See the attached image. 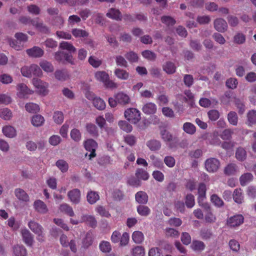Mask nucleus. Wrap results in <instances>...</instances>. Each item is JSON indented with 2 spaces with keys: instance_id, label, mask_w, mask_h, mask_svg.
<instances>
[{
  "instance_id": "nucleus-1",
  "label": "nucleus",
  "mask_w": 256,
  "mask_h": 256,
  "mask_svg": "<svg viewBox=\"0 0 256 256\" xmlns=\"http://www.w3.org/2000/svg\"><path fill=\"white\" fill-rule=\"evenodd\" d=\"M130 102V96L126 93L121 92L115 94L114 98H108V104L110 106L114 108L118 104L122 105H126Z\"/></svg>"
},
{
  "instance_id": "nucleus-2",
  "label": "nucleus",
  "mask_w": 256,
  "mask_h": 256,
  "mask_svg": "<svg viewBox=\"0 0 256 256\" xmlns=\"http://www.w3.org/2000/svg\"><path fill=\"white\" fill-rule=\"evenodd\" d=\"M20 72L24 76L28 78H31L32 75L42 76L43 74L40 68L36 64L24 66L21 68Z\"/></svg>"
},
{
  "instance_id": "nucleus-3",
  "label": "nucleus",
  "mask_w": 256,
  "mask_h": 256,
  "mask_svg": "<svg viewBox=\"0 0 256 256\" xmlns=\"http://www.w3.org/2000/svg\"><path fill=\"white\" fill-rule=\"evenodd\" d=\"M32 84L36 89V92L42 96H46L49 93V84L38 78H34Z\"/></svg>"
},
{
  "instance_id": "nucleus-4",
  "label": "nucleus",
  "mask_w": 256,
  "mask_h": 256,
  "mask_svg": "<svg viewBox=\"0 0 256 256\" xmlns=\"http://www.w3.org/2000/svg\"><path fill=\"white\" fill-rule=\"evenodd\" d=\"M84 146L85 149L90 152V154H86V158L89 160L94 158L96 156V150L98 147L97 142L92 138H89L84 142Z\"/></svg>"
},
{
  "instance_id": "nucleus-5",
  "label": "nucleus",
  "mask_w": 256,
  "mask_h": 256,
  "mask_svg": "<svg viewBox=\"0 0 256 256\" xmlns=\"http://www.w3.org/2000/svg\"><path fill=\"white\" fill-rule=\"evenodd\" d=\"M28 227L36 234L37 235L36 240L40 242L44 241V228L38 222L30 220L28 224Z\"/></svg>"
},
{
  "instance_id": "nucleus-6",
  "label": "nucleus",
  "mask_w": 256,
  "mask_h": 256,
  "mask_svg": "<svg viewBox=\"0 0 256 256\" xmlns=\"http://www.w3.org/2000/svg\"><path fill=\"white\" fill-rule=\"evenodd\" d=\"M124 117L130 122L136 124L141 118L140 112L136 108H128L124 111Z\"/></svg>"
},
{
  "instance_id": "nucleus-7",
  "label": "nucleus",
  "mask_w": 256,
  "mask_h": 256,
  "mask_svg": "<svg viewBox=\"0 0 256 256\" xmlns=\"http://www.w3.org/2000/svg\"><path fill=\"white\" fill-rule=\"evenodd\" d=\"M54 59L60 62H67L71 64H74V59L72 56L64 52L58 51L54 54Z\"/></svg>"
},
{
  "instance_id": "nucleus-8",
  "label": "nucleus",
  "mask_w": 256,
  "mask_h": 256,
  "mask_svg": "<svg viewBox=\"0 0 256 256\" xmlns=\"http://www.w3.org/2000/svg\"><path fill=\"white\" fill-rule=\"evenodd\" d=\"M20 22L24 24H32L33 26L39 29L40 30L46 32L48 29L46 26H44L42 24L38 22L36 20H32L26 16H22L20 18Z\"/></svg>"
},
{
  "instance_id": "nucleus-9",
  "label": "nucleus",
  "mask_w": 256,
  "mask_h": 256,
  "mask_svg": "<svg viewBox=\"0 0 256 256\" xmlns=\"http://www.w3.org/2000/svg\"><path fill=\"white\" fill-rule=\"evenodd\" d=\"M17 93L16 95L20 98H25L30 94H34V90L30 89L26 84H19L16 86Z\"/></svg>"
},
{
  "instance_id": "nucleus-10",
  "label": "nucleus",
  "mask_w": 256,
  "mask_h": 256,
  "mask_svg": "<svg viewBox=\"0 0 256 256\" xmlns=\"http://www.w3.org/2000/svg\"><path fill=\"white\" fill-rule=\"evenodd\" d=\"M20 233L24 242L28 246H32L34 242V235L26 228L22 229Z\"/></svg>"
},
{
  "instance_id": "nucleus-11",
  "label": "nucleus",
  "mask_w": 256,
  "mask_h": 256,
  "mask_svg": "<svg viewBox=\"0 0 256 256\" xmlns=\"http://www.w3.org/2000/svg\"><path fill=\"white\" fill-rule=\"evenodd\" d=\"M68 196L72 203L78 204L80 200V192L78 188H74L68 192Z\"/></svg>"
},
{
  "instance_id": "nucleus-12",
  "label": "nucleus",
  "mask_w": 256,
  "mask_h": 256,
  "mask_svg": "<svg viewBox=\"0 0 256 256\" xmlns=\"http://www.w3.org/2000/svg\"><path fill=\"white\" fill-rule=\"evenodd\" d=\"M244 218L242 214H236L230 218L227 224L231 227L238 226L244 222Z\"/></svg>"
},
{
  "instance_id": "nucleus-13",
  "label": "nucleus",
  "mask_w": 256,
  "mask_h": 256,
  "mask_svg": "<svg viewBox=\"0 0 256 256\" xmlns=\"http://www.w3.org/2000/svg\"><path fill=\"white\" fill-rule=\"evenodd\" d=\"M34 208L36 212L41 214H46L48 211L46 204L40 200H36L34 202Z\"/></svg>"
},
{
  "instance_id": "nucleus-14",
  "label": "nucleus",
  "mask_w": 256,
  "mask_h": 256,
  "mask_svg": "<svg viewBox=\"0 0 256 256\" xmlns=\"http://www.w3.org/2000/svg\"><path fill=\"white\" fill-rule=\"evenodd\" d=\"M114 74L118 79L121 80H127L130 78V73L126 70L120 68H115Z\"/></svg>"
},
{
  "instance_id": "nucleus-15",
  "label": "nucleus",
  "mask_w": 256,
  "mask_h": 256,
  "mask_svg": "<svg viewBox=\"0 0 256 256\" xmlns=\"http://www.w3.org/2000/svg\"><path fill=\"white\" fill-rule=\"evenodd\" d=\"M26 52L28 56L36 58H40L44 54V50L38 46H34L31 48L28 49Z\"/></svg>"
},
{
  "instance_id": "nucleus-16",
  "label": "nucleus",
  "mask_w": 256,
  "mask_h": 256,
  "mask_svg": "<svg viewBox=\"0 0 256 256\" xmlns=\"http://www.w3.org/2000/svg\"><path fill=\"white\" fill-rule=\"evenodd\" d=\"M2 132L4 136L10 138H15L17 135V132L16 128L10 125L5 126L2 127Z\"/></svg>"
},
{
  "instance_id": "nucleus-17",
  "label": "nucleus",
  "mask_w": 256,
  "mask_h": 256,
  "mask_svg": "<svg viewBox=\"0 0 256 256\" xmlns=\"http://www.w3.org/2000/svg\"><path fill=\"white\" fill-rule=\"evenodd\" d=\"M214 28L217 31L224 32L228 28V24L224 19L217 18L214 22Z\"/></svg>"
},
{
  "instance_id": "nucleus-18",
  "label": "nucleus",
  "mask_w": 256,
  "mask_h": 256,
  "mask_svg": "<svg viewBox=\"0 0 256 256\" xmlns=\"http://www.w3.org/2000/svg\"><path fill=\"white\" fill-rule=\"evenodd\" d=\"M156 110L157 106L153 102L146 103L142 108V111L146 114H154L156 112Z\"/></svg>"
},
{
  "instance_id": "nucleus-19",
  "label": "nucleus",
  "mask_w": 256,
  "mask_h": 256,
  "mask_svg": "<svg viewBox=\"0 0 256 256\" xmlns=\"http://www.w3.org/2000/svg\"><path fill=\"white\" fill-rule=\"evenodd\" d=\"M14 194L20 201L27 202L30 201V198L26 192L21 188H16L14 190Z\"/></svg>"
},
{
  "instance_id": "nucleus-20",
  "label": "nucleus",
  "mask_w": 256,
  "mask_h": 256,
  "mask_svg": "<svg viewBox=\"0 0 256 256\" xmlns=\"http://www.w3.org/2000/svg\"><path fill=\"white\" fill-rule=\"evenodd\" d=\"M80 222H86L92 228L96 227L97 224L95 218L93 216L88 214L82 215Z\"/></svg>"
},
{
  "instance_id": "nucleus-21",
  "label": "nucleus",
  "mask_w": 256,
  "mask_h": 256,
  "mask_svg": "<svg viewBox=\"0 0 256 256\" xmlns=\"http://www.w3.org/2000/svg\"><path fill=\"white\" fill-rule=\"evenodd\" d=\"M44 117L40 114L34 115L31 118V123L34 127H40L44 125Z\"/></svg>"
},
{
  "instance_id": "nucleus-22",
  "label": "nucleus",
  "mask_w": 256,
  "mask_h": 256,
  "mask_svg": "<svg viewBox=\"0 0 256 256\" xmlns=\"http://www.w3.org/2000/svg\"><path fill=\"white\" fill-rule=\"evenodd\" d=\"M246 123L248 126L256 124V110H252L248 112Z\"/></svg>"
},
{
  "instance_id": "nucleus-23",
  "label": "nucleus",
  "mask_w": 256,
  "mask_h": 256,
  "mask_svg": "<svg viewBox=\"0 0 256 256\" xmlns=\"http://www.w3.org/2000/svg\"><path fill=\"white\" fill-rule=\"evenodd\" d=\"M13 254L14 256H26L27 250L22 245H16L13 247Z\"/></svg>"
},
{
  "instance_id": "nucleus-24",
  "label": "nucleus",
  "mask_w": 256,
  "mask_h": 256,
  "mask_svg": "<svg viewBox=\"0 0 256 256\" xmlns=\"http://www.w3.org/2000/svg\"><path fill=\"white\" fill-rule=\"evenodd\" d=\"M39 65L41 68L47 73L52 72L54 70L52 64L46 60H40Z\"/></svg>"
},
{
  "instance_id": "nucleus-25",
  "label": "nucleus",
  "mask_w": 256,
  "mask_h": 256,
  "mask_svg": "<svg viewBox=\"0 0 256 256\" xmlns=\"http://www.w3.org/2000/svg\"><path fill=\"white\" fill-rule=\"evenodd\" d=\"M94 77L96 80L102 82L104 84L109 78L108 74L104 71H98L94 74Z\"/></svg>"
},
{
  "instance_id": "nucleus-26",
  "label": "nucleus",
  "mask_w": 256,
  "mask_h": 256,
  "mask_svg": "<svg viewBox=\"0 0 256 256\" xmlns=\"http://www.w3.org/2000/svg\"><path fill=\"white\" fill-rule=\"evenodd\" d=\"M55 78L59 81H66L70 78L68 72L64 70H57L54 72Z\"/></svg>"
},
{
  "instance_id": "nucleus-27",
  "label": "nucleus",
  "mask_w": 256,
  "mask_h": 256,
  "mask_svg": "<svg viewBox=\"0 0 256 256\" xmlns=\"http://www.w3.org/2000/svg\"><path fill=\"white\" fill-rule=\"evenodd\" d=\"M162 70L168 74H172L176 71V66L171 62H167L162 66Z\"/></svg>"
},
{
  "instance_id": "nucleus-28",
  "label": "nucleus",
  "mask_w": 256,
  "mask_h": 256,
  "mask_svg": "<svg viewBox=\"0 0 256 256\" xmlns=\"http://www.w3.org/2000/svg\"><path fill=\"white\" fill-rule=\"evenodd\" d=\"M220 166L219 161H206L205 166L208 171L214 172L218 170Z\"/></svg>"
},
{
  "instance_id": "nucleus-29",
  "label": "nucleus",
  "mask_w": 256,
  "mask_h": 256,
  "mask_svg": "<svg viewBox=\"0 0 256 256\" xmlns=\"http://www.w3.org/2000/svg\"><path fill=\"white\" fill-rule=\"evenodd\" d=\"M59 210L61 212L65 213L70 216H74V213L72 208L67 204H60L59 207Z\"/></svg>"
},
{
  "instance_id": "nucleus-30",
  "label": "nucleus",
  "mask_w": 256,
  "mask_h": 256,
  "mask_svg": "<svg viewBox=\"0 0 256 256\" xmlns=\"http://www.w3.org/2000/svg\"><path fill=\"white\" fill-rule=\"evenodd\" d=\"M232 196L234 200L236 203L240 204L243 202L244 196L240 188L234 190Z\"/></svg>"
},
{
  "instance_id": "nucleus-31",
  "label": "nucleus",
  "mask_w": 256,
  "mask_h": 256,
  "mask_svg": "<svg viewBox=\"0 0 256 256\" xmlns=\"http://www.w3.org/2000/svg\"><path fill=\"white\" fill-rule=\"evenodd\" d=\"M135 197L136 201L140 204H145L148 202V196L145 192H138L136 194Z\"/></svg>"
},
{
  "instance_id": "nucleus-32",
  "label": "nucleus",
  "mask_w": 256,
  "mask_h": 256,
  "mask_svg": "<svg viewBox=\"0 0 256 256\" xmlns=\"http://www.w3.org/2000/svg\"><path fill=\"white\" fill-rule=\"evenodd\" d=\"M86 129L88 132L94 136H98V129L96 126L91 122L87 123L86 125Z\"/></svg>"
},
{
  "instance_id": "nucleus-33",
  "label": "nucleus",
  "mask_w": 256,
  "mask_h": 256,
  "mask_svg": "<svg viewBox=\"0 0 256 256\" xmlns=\"http://www.w3.org/2000/svg\"><path fill=\"white\" fill-rule=\"evenodd\" d=\"M94 106L98 110H104L106 106L104 101L100 97H96L92 102Z\"/></svg>"
},
{
  "instance_id": "nucleus-34",
  "label": "nucleus",
  "mask_w": 256,
  "mask_h": 256,
  "mask_svg": "<svg viewBox=\"0 0 256 256\" xmlns=\"http://www.w3.org/2000/svg\"><path fill=\"white\" fill-rule=\"evenodd\" d=\"M106 16L110 18L116 20H120L122 16L119 10L112 8L106 14Z\"/></svg>"
},
{
  "instance_id": "nucleus-35",
  "label": "nucleus",
  "mask_w": 256,
  "mask_h": 256,
  "mask_svg": "<svg viewBox=\"0 0 256 256\" xmlns=\"http://www.w3.org/2000/svg\"><path fill=\"white\" fill-rule=\"evenodd\" d=\"M132 240L136 244H141L144 240V235L140 231H135L132 234Z\"/></svg>"
},
{
  "instance_id": "nucleus-36",
  "label": "nucleus",
  "mask_w": 256,
  "mask_h": 256,
  "mask_svg": "<svg viewBox=\"0 0 256 256\" xmlns=\"http://www.w3.org/2000/svg\"><path fill=\"white\" fill-rule=\"evenodd\" d=\"M87 200L90 204H94L100 198L99 195L95 192L90 191L87 194Z\"/></svg>"
},
{
  "instance_id": "nucleus-37",
  "label": "nucleus",
  "mask_w": 256,
  "mask_h": 256,
  "mask_svg": "<svg viewBox=\"0 0 256 256\" xmlns=\"http://www.w3.org/2000/svg\"><path fill=\"white\" fill-rule=\"evenodd\" d=\"M25 108L27 112L32 114L37 113L40 111L38 105L33 102L26 104Z\"/></svg>"
},
{
  "instance_id": "nucleus-38",
  "label": "nucleus",
  "mask_w": 256,
  "mask_h": 256,
  "mask_svg": "<svg viewBox=\"0 0 256 256\" xmlns=\"http://www.w3.org/2000/svg\"><path fill=\"white\" fill-rule=\"evenodd\" d=\"M52 118L56 124H62L64 120L63 112L58 110L55 111L54 112Z\"/></svg>"
},
{
  "instance_id": "nucleus-39",
  "label": "nucleus",
  "mask_w": 256,
  "mask_h": 256,
  "mask_svg": "<svg viewBox=\"0 0 256 256\" xmlns=\"http://www.w3.org/2000/svg\"><path fill=\"white\" fill-rule=\"evenodd\" d=\"M72 33L76 38H85L88 35V32L85 30L76 28L72 29Z\"/></svg>"
},
{
  "instance_id": "nucleus-40",
  "label": "nucleus",
  "mask_w": 256,
  "mask_h": 256,
  "mask_svg": "<svg viewBox=\"0 0 256 256\" xmlns=\"http://www.w3.org/2000/svg\"><path fill=\"white\" fill-rule=\"evenodd\" d=\"M206 186L204 184H200L198 188V202L201 206L200 200H202L206 197Z\"/></svg>"
},
{
  "instance_id": "nucleus-41",
  "label": "nucleus",
  "mask_w": 256,
  "mask_h": 256,
  "mask_svg": "<svg viewBox=\"0 0 256 256\" xmlns=\"http://www.w3.org/2000/svg\"><path fill=\"white\" fill-rule=\"evenodd\" d=\"M59 47L60 48L66 50L70 52H74L76 50V48L72 44L66 42H60Z\"/></svg>"
},
{
  "instance_id": "nucleus-42",
  "label": "nucleus",
  "mask_w": 256,
  "mask_h": 256,
  "mask_svg": "<svg viewBox=\"0 0 256 256\" xmlns=\"http://www.w3.org/2000/svg\"><path fill=\"white\" fill-rule=\"evenodd\" d=\"M70 136L74 142H80L82 139V134L79 130L74 128H72L70 132Z\"/></svg>"
},
{
  "instance_id": "nucleus-43",
  "label": "nucleus",
  "mask_w": 256,
  "mask_h": 256,
  "mask_svg": "<svg viewBox=\"0 0 256 256\" xmlns=\"http://www.w3.org/2000/svg\"><path fill=\"white\" fill-rule=\"evenodd\" d=\"M12 114L11 110L8 108H3L0 110V117L4 120H10Z\"/></svg>"
},
{
  "instance_id": "nucleus-44",
  "label": "nucleus",
  "mask_w": 256,
  "mask_h": 256,
  "mask_svg": "<svg viewBox=\"0 0 256 256\" xmlns=\"http://www.w3.org/2000/svg\"><path fill=\"white\" fill-rule=\"evenodd\" d=\"M132 256H144L145 250L142 246H136L131 250Z\"/></svg>"
},
{
  "instance_id": "nucleus-45",
  "label": "nucleus",
  "mask_w": 256,
  "mask_h": 256,
  "mask_svg": "<svg viewBox=\"0 0 256 256\" xmlns=\"http://www.w3.org/2000/svg\"><path fill=\"white\" fill-rule=\"evenodd\" d=\"M191 247L192 249L195 251L200 252L204 249L205 244L202 241L194 240L191 245Z\"/></svg>"
},
{
  "instance_id": "nucleus-46",
  "label": "nucleus",
  "mask_w": 256,
  "mask_h": 256,
  "mask_svg": "<svg viewBox=\"0 0 256 256\" xmlns=\"http://www.w3.org/2000/svg\"><path fill=\"white\" fill-rule=\"evenodd\" d=\"M136 176L138 179L146 180L149 178L148 174L142 168H138L136 172Z\"/></svg>"
},
{
  "instance_id": "nucleus-47",
  "label": "nucleus",
  "mask_w": 256,
  "mask_h": 256,
  "mask_svg": "<svg viewBox=\"0 0 256 256\" xmlns=\"http://www.w3.org/2000/svg\"><path fill=\"white\" fill-rule=\"evenodd\" d=\"M228 120L232 126H236L238 123V116L236 112H230L228 114Z\"/></svg>"
},
{
  "instance_id": "nucleus-48",
  "label": "nucleus",
  "mask_w": 256,
  "mask_h": 256,
  "mask_svg": "<svg viewBox=\"0 0 256 256\" xmlns=\"http://www.w3.org/2000/svg\"><path fill=\"white\" fill-rule=\"evenodd\" d=\"M253 178L252 175L250 173H246L242 174L240 178L242 186H245L247 183L250 182Z\"/></svg>"
},
{
  "instance_id": "nucleus-49",
  "label": "nucleus",
  "mask_w": 256,
  "mask_h": 256,
  "mask_svg": "<svg viewBox=\"0 0 256 256\" xmlns=\"http://www.w3.org/2000/svg\"><path fill=\"white\" fill-rule=\"evenodd\" d=\"M137 212L140 215L146 216L150 214V210L147 206L140 205L137 207Z\"/></svg>"
},
{
  "instance_id": "nucleus-50",
  "label": "nucleus",
  "mask_w": 256,
  "mask_h": 256,
  "mask_svg": "<svg viewBox=\"0 0 256 256\" xmlns=\"http://www.w3.org/2000/svg\"><path fill=\"white\" fill-rule=\"evenodd\" d=\"M184 130L188 134H194L196 132V127L190 122H186L183 125Z\"/></svg>"
},
{
  "instance_id": "nucleus-51",
  "label": "nucleus",
  "mask_w": 256,
  "mask_h": 256,
  "mask_svg": "<svg viewBox=\"0 0 256 256\" xmlns=\"http://www.w3.org/2000/svg\"><path fill=\"white\" fill-rule=\"evenodd\" d=\"M210 200L212 204L217 207H221L224 204L222 198L216 194H214L211 196Z\"/></svg>"
},
{
  "instance_id": "nucleus-52",
  "label": "nucleus",
  "mask_w": 256,
  "mask_h": 256,
  "mask_svg": "<svg viewBox=\"0 0 256 256\" xmlns=\"http://www.w3.org/2000/svg\"><path fill=\"white\" fill-rule=\"evenodd\" d=\"M147 146L152 150H156L160 148L161 144L159 141L153 140L148 142Z\"/></svg>"
},
{
  "instance_id": "nucleus-53",
  "label": "nucleus",
  "mask_w": 256,
  "mask_h": 256,
  "mask_svg": "<svg viewBox=\"0 0 256 256\" xmlns=\"http://www.w3.org/2000/svg\"><path fill=\"white\" fill-rule=\"evenodd\" d=\"M118 126L122 130L126 132H130L132 129V126L124 120L120 121L118 122Z\"/></svg>"
},
{
  "instance_id": "nucleus-54",
  "label": "nucleus",
  "mask_w": 256,
  "mask_h": 256,
  "mask_svg": "<svg viewBox=\"0 0 256 256\" xmlns=\"http://www.w3.org/2000/svg\"><path fill=\"white\" fill-rule=\"evenodd\" d=\"M62 92L63 96L69 100H73L75 98L74 92L68 88H64L62 90Z\"/></svg>"
},
{
  "instance_id": "nucleus-55",
  "label": "nucleus",
  "mask_w": 256,
  "mask_h": 256,
  "mask_svg": "<svg viewBox=\"0 0 256 256\" xmlns=\"http://www.w3.org/2000/svg\"><path fill=\"white\" fill-rule=\"evenodd\" d=\"M81 21L80 18L77 15L70 16L68 20V26H72L76 24L79 23Z\"/></svg>"
},
{
  "instance_id": "nucleus-56",
  "label": "nucleus",
  "mask_w": 256,
  "mask_h": 256,
  "mask_svg": "<svg viewBox=\"0 0 256 256\" xmlns=\"http://www.w3.org/2000/svg\"><path fill=\"white\" fill-rule=\"evenodd\" d=\"M13 79L11 76L7 74H3L0 75V82L6 84H11Z\"/></svg>"
},
{
  "instance_id": "nucleus-57",
  "label": "nucleus",
  "mask_w": 256,
  "mask_h": 256,
  "mask_svg": "<svg viewBox=\"0 0 256 256\" xmlns=\"http://www.w3.org/2000/svg\"><path fill=\"white\" fill-rule=\"evenodd\" d=\"M88 62L94 68H98L102 64L101 60L94 56H90Z\"/></svg>"
},
{
  "instance_id": "nucleus-58",
  "label": "nucleus",
  "mask_w": 256,
  "mask_h": 256,
  "mask_svg": "<svg viewBox=\"0 0 256 256\" xmlns=\"http://www.w3.org/2000/svg\"><path fill=\"white\" fill-rule=\"evenodd\" d=\"M160 135L162 139L166 142H170L172 138V134L164 128L161 130Z\"/></svg>"
},
{
  "instance_id": "nucleus-59",
  "label": "nucleus",
  "mask_w": 256,
  "mask_h": 256,
  "mask_svg": "<svg viewBox=\"0 0 256 256\" xmlns=\"http://www.w3.org/2000/svg\"><path fill=\"white\" fill-rule=\"evenodd\" d=\"M237 168L234 164H230L227 166L224 169V173L228 175L234 174L236 171Z\"/></svg>"
},
{
  "instance_id": "nucleus-60",
  "label": "nucleus",
  "mask_w": 256,
  "mask_h": 256,
  "mask_svg": "<svg viewBox=\"0 0 256 256\" xmlns=\"http://www.w3.org/2000/svg\"><path fill=\"white\" fill-rule=\"evenodd\" d=\"M62 142V139L58 135H52V136L48 140L49 143L53 146H56L60 143Z\"/></svg>"
},
{
  "instance_id": "nucleus-61",
  "label": "nucleus",
  "mask_w": 256,
  "mask_h": 256,
  "mask_svg": "<svg viewBox=\"0 0 256 256\" xmlns=\"http://www.w3.org/2000/svg\"><path fill=\"white\" fill-rule=\"evenodd\" d=\"M116 62L117 66H120L126 68L128 66L126 60L121 56H118L116 57Z\"/></svg>"
},
{
  "instance_id": "nucleus-62",
  "label": "nucleus",
  "mask_w": 256,
  "mask_h": 256,
  "mask_svg": "<svg viewBox=\"0 0 256 256\" xmlns=\"http://www.w3.org/2000/svg\"><path fill=\"white\" fill-rule=\"evenodd\" d=\"M194 196L192 194H187L186 197V204L188 208H192L194 205Z\"/></svg>"
},
{
  "instance_id": "nucleus-63",
  "label": "nucleus",
  "mask_w": 256,
  "mask_h": 256,
  "mask_svg": "<svg viewBox=\"0 0 256 256\" xmlns=\"http://www.w3.org/2000/svg\"><path fill=\"white\" fill-rule=\"evenodd\" d=\"M208 115L210 120L215 121L220 117L219 112L216 110H212L208 112Z\"/></svg>"
},
{
  "instance_id": "nucleus-64",
  "label": "nucleus",
  "mask_w": 256,
  "mask_h": 256,
  "mask_svg": "<svg viewBox=\"0 0 256 256\" xmlns=\"http://www.w3.org/2000/svg\"><path fill=\"white\" fill-rule=\"evenodd\" d=\"M181 240L184 244H189L192 241L191 236L190 234L186 232H182L181 236Z\"/></svg>"
}]
</instances>
